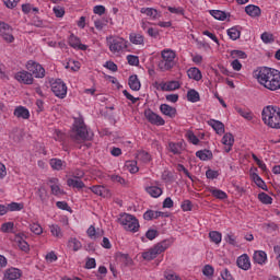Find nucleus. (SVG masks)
I'll use <instances>...</instances> for the list:
<instances>
[{"mask_svg": "<svg viewBox=\"0 0 280 280\" xmlns=\"http://www.w3.org/2000/svg\"><path fill=\"white\" fill-rule=\"evenodd\" d=\"M228 36H230L231 40H237L240 36H242V32L237 30L236 26L228 30Z\"/></svg>", "mask_w": 280, "mask_h": 280, "instance_id": "nucleus-36", "label": "nucleus"}, {"mask_svg": "<svg viewBox=\"0 0 280 280\" xmlns=\"http://www.w3.org/2000/svg\"><path fill=\"white\" fill-rule=\"evenodd\" d=\"M262 121L269 128L280 130V107L269 105L264 107L261 112Z\"/></svg>", "mask_w": 280, "mask_h": 280, "instance_id": "nucleus-3", "label": "nucleus"}, {"mask_svg": "<svg viewBox=\"0 0 280 280\" xmlns=\"http://www.w3.org/2000/svg\"><path fill=\"white\" fill-rule=\"evenodd\" d=\"M222 143L223 145H233L235 143V138L233 137L232 133H225L222 138Z\"/></svg>", "mask_w": 280, "mask_h": 280, "instance_id": "nucleus-40", "label": "nucleus"}, {"mask_svg": "<svg viewBox=\"0 0 280 280\" xmlns=\"http://www.w3.org/2000/svg\"><path fill=\"white\" fill-rule=\"evenodd\" d=\"M104 67L108 69L109 71L116 72L117 71V65L113 61H107Z\"/></svg>", "mask_w": 280, "mask_h": 280, "instance_id": "nucleus-64", "label": "nucleus"}, {"mask_svg": "<svg viewBox=\"0 0 280 280\" xmlns=\"http://www.w3.org/2000/svg\"><path fill=\"white\" fill-rule=\"evenodd\" d=\"M56 207H58V209H61L62 211H71V207H69V203H67V201H57Z\"/></svg>", "mask_w": 280, "mask_h": 280, "instance_id": "nucleus-59", "label": "nucleus"}, {"mask_svg": "<svg viewBox=\"0 0 280 280\" xmlns=\"http://www.w3.org/2000/svg\"><path fill=\"white\" fill-rule=\"evenodd\" d=\"M186 139H188V141L192 143V145H198V143H200V139H198V137L194 135L192 131L186 132Z\"/></svg>", "mask_w": 280, "mask_h": 280, "instance_id": "nucleus-41", "label": "nucleus"}, {"mask_svg": "<svg viewBox=\"0 0 280 280\" xmlns=\"http://www.w3.org/2000/svg\"><path fill=\"white\" fill-rule=\"evenodd\" d=\"M14 231V223L13 222H7L1 225V232L2 233H10Z\"/></svg>", "mask_w": 280, "mask_h": 280, "instance_id": "nucleus-46", "label": "nucleus"}, {"mask_svg": "<svg viewBox=\"0 0 280 280\" xmlns=\"http://www.w3.org/2000/svg\"><path fill=\"white\" fill-rule=\"evenodd\" d=\"M86 233L90 240H100V237H104V230H95V226L93 225L88 229Z\"/></svg>", "mask_w": 280, "mask_h": 280, "instance_id": "nucleus-19", "label": "nucleus"}, {"mask_svg": "<svg viewBox=\"0 0 280 280\" xmlns=\"http://www.w3.org/2000/svg\"><path fill=\"white\" fill-rule=\"evenodd\" d=\"M139 159H141V161H143V163H150V161L152 160V158L150 156V153L142 151L139 153Z\"/></svg>", "mask_w": 280, "mask_h": 280, "instance_id": "nucleus-58", "label": "nucleus"}, {"mask_svg": "<svg viewBox=\"0 0 280 280\" xmlns=\"http://www.w3.org/2000/svg\"><path fill=\"white\" fill-rule=\"evenodd\" d=\"M50 232L54 237H62V230L58 225H51Z\"/></svg>", "mask_w": 280, "mask_h": 280, "instance_id": "nucleus-48", "label": "nucleus"}, {"mask_svg": "<svg viewBox=\"0 0 280 280\" xmlns=\"http://www.w3.org/2000/svg\"><path fill=\"white\" fill-rule=\"evenodd\" d=\"M209 237L211 242H213L214 244H220L222 242V233L218 231L210 232Z\"/></svg>", "mask_w": 280, "mask_h": 280, "instance_id": "nucleus-37", "label": "nucleus"}, {"mask_svg": "<svg viewBox=\"0 0 280 280\" xmlns=\"http://www.w3.org/2000/svg\"><path fill=\"white\" fill-rule=\"evenodd\" d=\"M126 167L129 170L130 174H137V172H139L137 162H127Z\"/></svg>", "mask_w": 280, "mask_h": 280, "instance_id": "nucleus-50", "label": "nucleus"}, {"mask_svg": "<svg viewBox=\"0 0 280 280\" xmlns=\"http://www.w3.org/2000/svg\"><path fill=\"white\" fill-rule=\"evenodd\" d=\"M13 115L18 117V119H30V109H27V107L18 106Z\"/></svg>", "mask_w": 280, "mask_h": 280, "instance_id": "nucleus-18", "label": "nucleus"}, {"mask_svg": "<svg viewBox=\"0 0 280 280\" xmlns=\"http://www.w3.org/2000/svg\"><path fill=\"white\" fill-rule=\"evenodd\" d=\"M127 40L121 37L114 38L109 44V50L113 51V54H117L121 51V49H126Z\"/></svg>", "mask_w": 280, "mask_h": 280, "instance_id": "nucleus-11", "label": "nucleus"}, {"mask_svg": "<svg viewBox=\"0 0 280 280\" xmlns=\"http://www.w3.org/2000/svg\"><path fill=\"white\" fill-rule=\"evenodd\" d=\"M62 165H63L62 160H58V159L50 160V166L52 167V170L60 171L62 170Z\"/></svg>", "mask_w": 280, "mask_h": 280, "instance_id": "nucleus-44", "label": "nucleus"}, {"mask_svg": "<svg viewBox=\"0 0 280 280\" xmlns=\"http://www.w3.org/2000/svg\"><path fill=\"white\" fill-rule=\"evenodd\" d=\"M158 235H159V231H156V230H149L145 233L147 240H150V241L155 240L158 237Z\"/></svg>", "mask_w": 280, "mask_h": 280, "instance_id": "nucleus-60", "label": "nucleus"}, {"mask_svg": "<svg viewBox=\"0 0 280 280\" xmlns=\"http://www.w3.org/2000/svg\"><path fill=\"white\" fill-rule=\"evenodd\" d=\"M209 14L217 21H226V12L221 10H210Z\"/></svg>", "mask_w": 280, "mask_h": 280, "instance_id": "nucleus-33", "label": "nucleus"}, {"mask_svg": "<svg viewBox=\"0 0 280 280\" xmlns=\"http://www.w3.org/2000/svg\"><path fill=\"white\" fill-rule=\"evenodd\" d=\"M141 14H145L147 16H150L151 19H156L159 11L154 8H141L140 9Z\"/></svg>", "mask_w": 280, "mask_h": 280, "instance_id": "nucleus-34", "label": "nucleus"}, {"mask_svg": "<svg viewBox=\"0 0 280 280\" xmlns=\"http://www.w3.org/2000/svg\"><path fill=\"white\" fill-rule=\"evenodd\" d=\"M94 14H98V16H102V14H105L106 7L105 5H95L93 9Z\"/></svg>", "mask_w": 280, "mask_h": 280, "instance_id": "nucleus-61", "label": "nucleus"}, {"mask_svg": "<svg viewBox=\"0 0 280 280\" xmlns=\"http://www.w3.org/2000/svg\"><path fill=\"white\" fill-rule=\"evenodd\" d=\"M51 91L56 97H59L60 100H65V97H67V84H65L62 79H56L51 83Z\"/></svg>", "mask_w": 280, "mask_h": 280, "instance_id": "nucleus-7", "label": "nucleus"}, {"mask_svg": "<svg viewBox=\"0 0 280 280\" xmlns=\"http://www.w3.org/2000/svg\"><path fill=\"white\" fill-rule=\"evenodd\" d=\"M89 189L96 196H104V191H106V188H104V186H92Z\"/></svg>", "mask_w": 280, "mask_h": 280, "instance_id": "nucleus-45", "label": "nucleus"}, {"mask_svg": "<svg viewBox=\"0 0 280 280\" xmlns=\"http://www.w3.org/2000/svg\"><path fill=\"white\" fill-rule=\"evenodd\" d=\"M245 12L246 14H248V16H252L253 19L261 16V9L255 4H248L247 7H245Z\"/></svg>", "mask_w": 280, "mask_h": 280, "instance_id": "nucleus-16", "label": "nucleus"}, {"mask_svg": "<svg viewBox=\"0 0 280 280\" xmlns=\"http://www.w3.org/2000/svg\"><path fill=\"white\" fill-rule=\"evenodd\" d=\"M129 88L131 91H140L141 90V81H139V77L137 74H132L129 77L128 81Z\"/></svg>", "mask_w": 280, "mask_h": 280, "instance_id": "nucleus-23", "label": "nucleus"}, {"mask_svg": "<svg viewBox=\"0 0 280 280\" xmlns=\"http://www.w3.org/2000/svg\"><path fill=\"white\" fill-rule=\"evenodd\" d=\"M252 158L255 161V163H257L258 167L262 172H268V168L266 167V163H264L261 160H259V158H257V155L253 154Z\"/></svg>", "mask_w": 280, "mask_h": 280, "instance_id": "nucleus-52", "label": "nucleus"}, {"mask_svg": "<svg viewBox=\"0 0 280 280\" xmlns=\"http://www.w3.org/2000/svg\"><path fill=\"white\" fill-rule=\"evenodd\" d=\"M68 187H72L73 189H84L86 185H84V182L82 179H78L75 177H71L67 179Z\"/></svg>", "mask_w": 280, "mask_h": 280, "instance_id": "nucleus-20", "label": "nucleus"}, {"mask_svg": "<svg viewBox=\"0 0 280 280\" xmlns=\"http://www.w3.org/2000/svg\"><path fill=\"white\" fill-rule=\"evenodd\" d=\"M236 264L242 270H248L250 268V258L244 254L237 258Z\"/></svg>", "mask_w": 280, "mask_h": 280, "instance_id": "nucleus-17", "label": "nucleus"}, {"mask_svg": "<svg viewBox=\"0 0 280 280\" xmlns=\"http://www.w3.org/2000/svg\"><path fill=\"white\" fill-rule=\"evenodd\" d=\"M15 80H18V82H20L21 84H34V77H32L30 70H23L15 73Z\"/></svg>", "mask_w": 280, "mask_h": 280, "instance_id": "nucleus-12", "label": "nucleus"}, {"mask_svg": "<svg viewBox=\"0 0 280 280\" xmlns=\"http://www.w3.org/2000/svg\"><path fill=\"white\" fill-rule=\"evenodd\" d=\"M187 75L190 80H196V82H200L202 80V72L198 68H190L187 71Z\"/></svg>", "mask_w": 280, "mask_h": 280, "instance_id": "nucleus-24", "label": "nucleus"}, {"mask_svg": "<svg viewBox=\"0 0 280 280\" xmlns=\"http://www.w3.org/2000/svg\"><path fill=\"white\" fill-rule=\"evenodd\" d=\"M196 156L200 159V161H211L213 159V152L206 149V150L197 151Z\"/></svg>", "mask_w": 280, "mask_h": 280, "instance_id": "nucleus-26", "label": "nucleus"}, {"mask_svg": "<svg viewBox=\"0 0 280 280\" xmlns=\"http://www.w3.org/2000/svg\"><path fill=\"white\" fill-rule=\"evenodd\" d=\"M69 45L70 47H73V49H81V51H86V49H89V46L82 44L80 37L75 35H70Z\"/></svg>", "mask_w": 280, "mask_h": 280, "instance_id": "nucleus-13", "label": "nucleus"}, {"mask_svg": "<svg viewBox=\"0 0 280 280\" xmlns=\"http://www.w3.org/2000/svg\"><path fill=\"white\" fill-rule=\"evenodd\" d=\"M183 211H191L192 205L190 200H184L182 203Z\"/></svg>", "mask_w": 280, "mask_h": 280, "instance_id": "nucleus-63", "label": "nucleus"}, {"mask_svg": "<svg viewBox=\"0 0 280 280\" xmlns=\"http://www.w3.org/2000/svg\"><path fill=\"white\" fill-rule=\"evenodd\" d=\"M206 176H207V178L213 180L214 178H218V176H220V173H218V171L208 170L206 172Z\"/></svg>", "mask_w": 280, "mask_h": 280, "instance_id": "nucleus-62", "label": "nucleus"}, {"mask_svg": "<svg viewBox=\"0 0 280 280\" xmlns=\"http://www.w3.org/2000/svg\"><path fill=\"white\" fill-rule=\"evenodd\" d=\"M231 58H233V59L241 58L242 60H246V58H248V56L246 55V52H244L242 50H232Z\"/></svg>", "mask_w": 280, "mask_h": 280, "instance_id": "nucleus-43", "label": "nucleus"}, {"mask_svg": "<svg viewBox=\"0 0 280 280\" xmlns=\"http://www.w3.org/2000/svg\"><path fill=\"white\" fill-rule=\"evenodd\" d=\"M177 89H180V83L178 81L164 83L161 88L162 91H176Z\"/></svg>", "mask_w": 280, "mask_h": 280, "instance_id": "nucleus-31", "label": "nucleus"}, {"mask_svg": "<svg viewBox=\"0 0 280 280\" xmlns=\"http://www.w3.org/2000/svg\"><path fill=\"white\" fill-rule=\"evenodd\" d=\"M12 26L0 21V36L5 40V43H14V35H12Z\"/></svg>", "mask_w": 280, "mask_h": 280, "instance_id": "nucleus-9", "label": "nucleus"}, {"mask_svg": "<svg viewBox=\"0 0 280 280\" xmlns=\"http://www.w3.org/2000/svg\"><path fill=\"white\" fill-rule=\"evenodd\" d=\"M69 248H72V250L78 252L80 248H82V243L78 241V238H70L68 242Z\"/></svg>", "mask_w": 280, "mask_h": 280, "instance_id": "nucleus-38", "label": "nucleus"}, {"mask_svg": "<svg viewBox=\"0 0 280 280\" xmlns=\"http://www.w3.org/2000/svg\"><path fill=\"white\" fill-rule=\"evenodd\" d=\"M210 194L217 198L218 200H226L229 196L224 190L218 189V188H210Z\"/></svg>", "mask_w": 280, "mask_h": 280, "instance_id": "nucleus-29", "label": "nucleus"}, {"mask_svg": "<svg viewBox=\"0 0 280 280\" xmlns=\"http://www.w3.org/2000/svg\"><path fill=\"white\" fill-rule=\"evenodd\" d=\"M118 222L124 226L125 231H129L130 233H137L139 231V220H137L132 214H121Z\"/></svg>", "mask_w": 280, "mask_h": 280, "instance_id": "nucleus-4", "label": "nucleus"}, {"mask_svg": "<svg viewBox=\"0 0 280 280\" xmlns=\"http://www.w3.org/2000/svg\"><path fill=\"white\" fill-rule=\"evenodd\" d=\"M235 240H236V237H235V234H233V233H228L225 235V242L228 244H231V246H237V242Z\"/></svg>", "mask_w": 280, "mask_h": 280, "instance_id": "nucleus-51", "label": "nucleus"}, {"mask_svg": "<svg viewBox=\"0 0 280 280\" xmlns=\"http://www.w3.org/2000/svg\"><path fill=\"white\" fill-rule=\"evenodd\" d=\"M5 280H16L21 279V270L16 268H10L4 273Z\"/></svg>", "mask_w": 280, "mask_h": 280, "instance_id": "nucleus-21", "label": "nucleus"}, {"mask_svg": "<svg viewBox=\"0 0 280 280\" xmlns=\"http://www.w3.org/2000/svg\"><path fill=\"white\" fill-rule=\"evenodd\" d=\"M15 242L18 243L20 250H23L24 253H30V244L26 243L24 234H18L15 236Z\"/></svg>", "mask_w": 280, "mask_h": 280, "instance_id": "nucleus-14", "label": "nucleus"}, {"mask_svg": "<svg viewBox=\"0 0 280 280\" xmlns=\"http://www.w3.org/2000/svg\"><path fill=\"white\" fill-rule=\"evenodd\" d=\"M162 60L159 62L158 67L162 71H170V69H174V66L176 65V52L173 50H163L162 54Z\"/></svg>", "mask_w": 280, "mask_h": 280, "instance_id": "nucleus-6", "label": "nucleus"}, {"mask_svg": "<svg viewBox=\"0 0 280 280\" xmlns=\"http://www.w3.org/2000/svg\"><path fill=\"white\" fill-rule=\"evenodd\" d=\"M258 200H260L262 205H272V197L266 192L258 194Z\"/></svg>", "mask_w": 280, "mask_h": 280, "instance_id": "nucleus-39", "label": "nucleus"}, {"mask_svg": "<svg viewBox=\"0 0 280 280\" xmlns=\"http://www.w3.org/2000/svg\"><path fill=\"white\" fill-rule=\"evenodd\" d=\"M127 61L129 65H131V67L139 66V57H137L135 55L127 56Z\"/></svg>", "mask_w": 280, "mask_h": 280, "instance_id": "nucleus-54", "label": "nucleus"}, {"mask_svg": "<svg viewBox=\"0 0 280 280\" xmlns=\"http://www.w3.org/2000/svg\"><path fill=\"white\" fill-rule=\"evenodd\" d=\"M30 229L32 233H35V235H40L43 233V228L38 223L31 224Z\"/></svg>", "mask_w": 280, "mask_h": 280, "instance_id": "nucleus-53", "label": "nucleus"}, {"mask_svg": "<svg viewBox=\"0 0 280 280\" xmlns=\"http://www.w3.org/2000/svg\"><path fill=\"white\" fill-rule=\"evenodd\" d=\"M208 124L213 128V130H215L217 135H224V124L222 121L211 119Z\"/></svg>", "mask_w": 280, "mask_h": 280, "instance_id": "nucleus-22", "label": "nucleus"}, {"mask_svg": "<svg viewBox=\"0 0 280 280\" xmlns=\"http://www.w3.org/2000/svg\"><path fill=\"white\" fill-rule=\"evenodd\" d=\"M129 40L132 45H143L145 37L139 33H130Z\"/></svg>", "mask_w": 280, "mask_h": 280, "instance_id": "nucleus-25", "label": "nucleus"}, {"mask_svg": "<svg viewBox=\"0 0 280 280\" xmlns=\"http://www.w3.org/2000/svg\"><path fill=\"white\" fill-rule=\"evenodd\" d=\"M144 116L148 119V121L151 122L153 126H165V119H163V117L159 116L151 109H147L144 112Z\"/></svg>", "mask_w": 280, "mask_h": 280, "instance_id": "nucleus-10", "label": "nucleus"}, {"mask_svg": "<svg viewBox=\"0 0 280 280\" xmlns=\"http://www.w3.org/2000/svg\"><path fill=\"white\" fill-rule=\"evenodd\" d=\"M50 189H51L52 196H62V194H65V191L60 189V186L58 184L50 185Z\"/></svg>", "mask_w": 280, "mask_h": 280, "instance_id": "nucleus-55", "label": "nucleus"}, {"mask_svg": "<svg viewBox=\"0 0 280 280\" xmlns=\"http://www.w3.org/2000/svg\"><path fill=\"white\" fill-rule=\"evenodd\" d=\"M258 84L268 91H279L280 89V71L275 68L259 67L253 72Z\"/></svg>", "mask_w": 280, "mask_h": 280, "instance_id": "nucleus-1", "label": "nucleus"}, {"mask_svg": "<svg viewBox=\"0 0 280 280\" xmlns=\"http://www.w3.org/2000/svg\"><path fill=\"white\" fill-rule=\"evenodd\" d=\"M66 69H71V71H80V63L79 61L70 60L67 63Z\"/></svg>", "mask_w": 280, "mask_h": 280, "instance_id": "nucleus-49", "label": "nucleus"}, {"mask_svg": "<svg viewBox=\"0 0 280 280\" xmlns=\"http://www.w3.org/2000/svg\"><path fill=\"white\" fill-rule=\"evenodd\" d=\"M266 259H268V255L264 250L255 252L254 261L256 264H266Z\"/></svg>", "mask_w": 280, "mask_h": 280, "instance_id": "nucleus-30", "label": "nucleus"}, {"mask_svg": "<svg viewBox=\"0 0 280 280\" xmlns=\"http://www.w3.org/2000/svg\"><path fill=\"white\" fill-rule=\"evenodd\" d=\"M8 211H22L23 209V203H19V202H11L8 207H7Z\"/></svg>", "mask_w": 280, "mask_h": 280, "instance_id": "nucleus-47", "label": "nucleus"}, {"mask_svg": "<svg viewBox=\"0 0 280 280\" xmlns=\"http://www.w3.org/2000/svg\"><path fill=\"white\" fill-rule=\"evenodd\" d=\"M160 110L162 115H165L166 117H170L171 119H174L176 117V107H172L168 104H162L160 106Z\"/></svg>", "mask_w": 280, "mask_h": 280, "instance_id": "nucleus-15", "label": "nucleus"}, {"mask_svg": "<svg viewBox=\"0 0 280 280\" xmlns=\"http://www.w3.org/2000/svg\"><path fill=\"white\" fill-rule=\"evenodd\" d=\"M170 246V241H162L158 243L153 248L149 249L148 252L142 253V258L145 261H152V259H156L161 253H165L167 247Z\"/></svg>", "mask_w": 280, "mask_h": 280, "instance_id": "nucleus-5", "label": "nucleus"}, {"mask_svg": "<svg viewBox=\"0 0 280 280\" xmlns=\"http://www.w3.org/2000/svg\"><path fill=\"white\" fill-rule=\"evenodd\" d=\"M145 191L149 192L152 198H159L163 195V189H161L159 186H149L145 188Z\"/></svg>", "mask_w": 280, "mask_h": 280, "instance_id": "nucleus-28", "label": "nucleus"}, {"mask_svg": "<svg viewBox=\"0 0 280 280\" xmlns=\"http://www.w3.org/2000/svg\"><path fill=\"white\" fill-rule=\"evenodd\" d=\"M187 100H188V102L196 104V102H200V93H198V91L191 89L187 92Z\"/></svg>", "mask_w": 280, "mask_h": 280, "instance_id": "nucleus-32", "label": "nucleus"}, {"mask_svg": "<svg viewBox=\"0 0 280 280\" xmlns=\"http://www.w3.org/2000/svg\"><path fill=\"white\" fill-rule=\"evenodd\" d=\"M202 272H203L205 277H211L214 272L213 266L206 265L202 269Z\"/></svg>", "mask_w": 280, "mask_h": 280, "instance_id": "nucleus-57", "label": "nucleus"}, {"mask_svg": "<svg viewBox=\"0 0 280 280\" xmlns=\"http://www.w3.org/2000/svg\"><path fill=\"white\" fill-rule=\"evenodd\" d=\"M94 135L93 131L86 129V125L82 119H75L73 127L70 131V139L74 141V143H82V141H91Z\"/></svg>", "mask_w": 280, "mask_h": 280, "instance_id": "nucleus-2", "label": "nucleus"}, {"mask_svg": "<svg viewBox=\"0 0 280 280\" xmlns=\"http://www.w3.org/2000/svg\"><path fill=\"white\" fill-rule=\"evenodd\" d=\"M26 69L31 73L32 78H45V68L36 61H27Z\"/></svg>", "mask_w": 280, "mask_h": 280, "instance_id": "nucleus-8", "label": "nucleus"}, {"mask_svg": "<svg viewBox=\"0 0 280 280\" xmlns=\"http://www.w3.org/2000/svg\"><path fill=\"white\" fill-rule=\"evenodd\" d=\"M260 38L262 43H266V45H268V43H275V35L268 32L262 33Z\"/></svg>", "mask_w": 280, "mask_h": 280, "instance_id": "nucleus-42", "label": "nucleus"}, {"mask_svg": "<svg viewBox=\"0 0 280 280\" xmlns=\"http://www.w3.org/2000/svg\"><path fill=\"white\" fill-rule=\"evenodd\" d=\"M167 10L168 12H171V14H180L182 16L185 14V9L180 7L178 8L168 7Z\"/></svg>", "mask_w": 280, "mask_h": 280, "instance_id": "nucleus-56", "label": "nucleus"}, {"mask_svg": "<svg viewBox=\"0 0 280 280\" xmlns=\"http://www.w3.org/2000/svg\"><path fill=\"white\" fill-rule=\"evenodd\" d=\"M36 195L38 196L40 202L43 205H47V200H49V195L47 194V189L43 186L37 188Z\"/></svg>", "mask_w": 280, "mask_h": 280, "instance_id": "nucleus-27", "label": "nucleus"}, {"mask_svg": "<svg viewBox=\"0 0 280 280\" xmlns=\"http://www.w3.org/2000/svg\"><path fill=\"white\" fill-rule=\"evenodd\" d=\"M168 148L173 154H180L183 152V143L170 142Z\"/></svg>", "mask_w": 280, "mask_h": 280, "instance_id": "nucleus-35", "label": "nucleus"}]
</instances>
